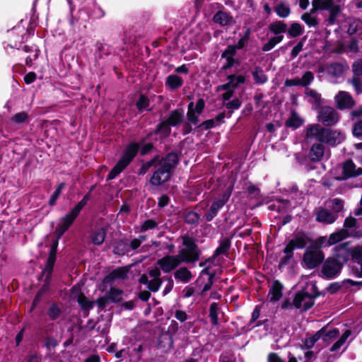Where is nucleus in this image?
<instances>
[{
	"instance_id": "f257e3e1",
	"label": "nucleus",
	"mask_w": 362,
	"mask_h": 362,
	"mask_svg": "<svg viewBox=\"0 0 362 362\" xmlns=\"http://www.w3.org/2000/svg\"><path fill=\"white\" fill-rule=\"evenodd\" d=\"M182 243L184 247L180 250L179 255H168L158 261V264L164 272L172 271L182 262H190L198 259L197 247L193 240L188 237H184Z\"/></svg>"
},
{
	"instance_id": "f03ea898",
	"label": "nucleus",
	"mask_w": 362,
	"mask_h": 362,
	"mask_svg": "<svg viewBox=\"0 0 362 362\" xmlns=\"http://www.w3.org/2000/svg\"><path fill=\"white\" fill-rule=\"evenodd\" d=\"M177 156L175 153H168L164 158L158 160L157 158L147 162L143 165V168L148 169L155 165L156 171L150 179L153 185H160L166 182L170 177V170L177 164Z\"/></svg>"
},
{
	"instance_id": "7ed1b4c3",
	"label": "nucleus",
	"mask_w": 362,
	"mask_h": 362,
	"mask_svg": "<svg viewBox=\"0 0 362 362\" xmlns=\"http://www.w3.org/2000/svg\"><path fill=\"white\" fill-rule=\"evenodd\" d=\"M76 217L77 215L74 214V212L71 211L70 213L62 218L60 223H59L57 228L58 237L52 243L49 255L47 259V266L43 272L45 274L47 273V275L51 274L56 259L58 240L68 230Z\"/></svg>"
},
{
	"instance_id": "20e7f679",
	"label": "nucleus",
	"mask_w": 362,
	"mask_h": 362,
	"mask_svg": "<svg viewBox=\"0 0 362 362\" xmlns=\"http://www.w3.org/2000/svg\"><path fill=\"white\" fill-rule=\"evenodd\" d=\"M138 150L139 146L136 144H130L124 151L122 158L110 172L107 179L112 180L120 173L136 156Z\"/></svg>"
},
{
	"instance_id": "39448f33",
	"label": "nucleus",
	"mask_w": 362,
	"mask_h": 362,
	"mask_svg": "<svg viewBox=\"0 0 362 362\" xmlns=\"http://www.w3.org/2000/svg\"><path fill=\"white\" fill-rule=\"evenodd\" d=\"M160 272L158 268L151 269L148 274H144L140 278V282L147 284L148 288L153 292L158 291L161 285V279H160Z\"/></svg>"
},
{
	"instance_id": "423d86ee",
	"label": "nucleus",
	"mask_w": 362,
	"mask_h": 362,
	"mask_svg": "<svg viewBox=\"0 0 362 362\" xmlns=\"http://www.w3.org/2000/svg\"><path fill=\"white\" fill-rule=\"evenodd\" d=\"M337 259L328 258L323 265L322 272L328 279L336 277L340 272L344 262L337 255Z\"/></svg>"
},
{
	"instance_id": "0eeeda50",
	"label": "nucleus",
	"mask_w": 362,
	"mask_h": 362,
	"mask_svg": "<svg viewBox=\"0 0 362 362\" xmlns=\"http://www.w3.org/2000/svg\"><path fill=\"white\" fill-rule=\"evenodd\" d=\"M336 255L341 258L343 262H346L350 255L357 261L362 260V246H358L353 250L348 248V243L340 245L335 247Z\"/></svg>"
},
{
	"instance_id": "6e6552de",
	"label": "nucleus",
	"mask_w": 362,
	"mask_h": 362,
	"mask_svg": "<svg viewBox=\"0 0 362 362\" xmlns=\"http://www.w3.org/2000/svg\"><path fill=\"white\" fill-rule=\"evenodd\" d=\"M228 83L218 88L219 90H226L223 95V99L224 100H228L231 98L234 89H235L238 85L243 83L245 78L243 75H230L228 77Z\"/></svg>"
},
{
	"instance_id": "1a4fd4ad",
	"label": "nucleus",
	"mask_w": 362,
	"mask_h": 362,
	"mask_svg": "<svg viewBox=\"0 0 362 362\" xmlns=\"http://www.w3.org/2000/svg\"><path fill=\"white\" fill-rule=\"evenodd\" d=\"M318 120L325 125H333L339 120V114L334 108L329 106H325L320 109L318 112Z\"/></svg>"
},
{
	"instance_id": "9d476101",
	"label": "nucleus",
	"mask_w": 362,
	"mask_h": 362,
	"mask_svg": "<svg viewBox=\"0 0 362 362\" xmlns=\"http://www.w3.org/2000/svg\"><path fill=\"white\" fill-rule=\"evenodd\" d=\"M322 10H327L329 12V21L333 23L341 12V6L344 4L343 0H322Z\"/></svg>"
},
{
	"instance_id": "9b49d317",
	"label": "nucleus",
	"mask_w": 362,
	"mask_h": 362,
	"mask_svg": "<svg viewBox=\"0 0 362 362\" xmlns=\"http://www.w3.org/2000/svg\"><path fill=\"white\" fill-rule=\"evenodd\" d=\"M325 256L319 250H308L303 256V263L307 268L313 269L318 266L324 259Z\"/></svg>"
},
{
	"instance_id": "f8f14e48",
	"label": "nucleus",
	"mask_w": 362,
	"mask_h": 362,
	"mask_svg": "<svg viewBox=\"0 0 362 362\" xmlns=\"http://www.w3.org/2000/svg\"><path fill=\"white\" fill-rule=\"evenodd\" d=\"M293 305L298 309L306 310L314 305L313 296L304 291L298 292L293 299Z\"/></svg>"
},
{
	"instance_id": "ddd939ff",
	"label": "nucleus",
	"mask_w": 362,
	"mask_h": 362,
	"mask_svg": "<svg viewBox=\"0 0 362 362\" xmlns=\"http://www.w3.org/2000/svg\"><path fill=\"white\" fill-rule=\"evenodd\" d=\"M205 103L203 99H199L197 104L190 103L188 105L187 119L192 124H197L199 122V117L204 110Z\"/></svg>"
},
{
	"instance_id": "4468645a",
	"label": "nucleus",
	"mask_w": 362,
	"mask_h": 362,
	"mask_svg": "<svg viewBox=\"0 0 362 362\" xmlns=\"http://www.w3.org/2000/svg\"><path fill=\"white\" fill-rule=\"evenodd\" d=\"M336 106L339 110L351 109L355 105V101L351 95L346 91H339L334 96Z\"/></svg>"
},
{
	"instance_id": "2eb2a0df",
	"label": "nucleus",
	"mask_w": 362,
	"mask_h": 362,
	"mask_svg": "<svg viewBox=\"0 0 362 362\" xmlns=\"http://www.w3.org/2000/svg\"><path fill=\"white\" fill-rule=\"evenodd\" d=\"M339 333L337 329H333L326 332L325 329H321L315 334L305 339V346L308 349L311 348L320 338L322 337L323 340L326 341L328 339L336 337L338 336Z\"/></svg>"
},
{
	"instance_id": "dca6fc26",
	"label": "nucleus",
	"mask_w": 362,
	"mask_h": 362,
	"mask_svg": "<svg viewBox=\"0 0 362 362\" xmlns=\"http://www.w3.org/2000/svg\"><path fill=\"white\" fill-rule=\"evenodd\" d=\"M325 133L326 129L316 124L308 125L305 129V136L307 139H317L322 142L325 139Z\"/></svg>"
},
{
	"instance_id": "f3484780",
	"label": "nucleus",
	"mask_w": 362,
	"mask_h": 362,
	"mask_svg": "<svg viewBox=\"0 0 362 362\" xmlns=\"http://www.w3.org/2000/svg\"><path fill=\"white\" fill-rule=\"evenodd\" d=\"M231 190L226 192L223 197L216 202H214L209 211L206 214V218L208 221H211L217 214L218 210L223 207L230 196Z\"/></svg>"
},
{
	"instance_id": "a211bd4d",
	"label": "nucleus",
	"mask_w": 362,
	"mask_h": 362,
	"mask_svg": "<svg viewBox=\"0 0 362 362\" xmlns=\"http://www.w3.org/2000/svg\"><path fill=\"white\" fill-rule=\"evenodd\" d=\"M344 139V135L342 132L326 129L325 139L322 142L326 143L330 146H334L340 144Z\"/></svg>"
},
{
	"instance_id": "6ab92c4d",
	"label": "nucleus",
	"mask_w": 362,
	"mask_h": 362,
	"mask_svg": "<svg viewBox=\"0 0 362 362\" xmlns=\"http://www.w3.org/2000/svg\"><path fill=\"white\" fill-rule=\"evenodd\" d=\"M337 214L326 209H319L316 214V220L325 224H332L337 218Z\"/></svg>"
},
{
	"instance_id": "aec40b11",
	"label": "nucleus",
	"mask_w": 362,
	"mask_h": 362,
	"mask_svg": "<svg viewBox=\"0 0 362 362\" xmlns=\"http://www.w3.org/2000/svg\"><path fill=\"white\" fill-rule=\"evenodd\" d=\"M71 296L73 299H76L78 303L83 309H90L92 308V302L89 301L81 292L80 286H74L71 289Z\"/></svg>"
},
{
	"instance_id": "412c9836",
	"label": "nucleus",
	"mask_w": 362,
	"mask_h": 362,
	"mask_svg": "<svg viewBox=\"0 0 362 362\" xmlns=\"http://www.w3.org/2000/svg\"><path fill=\"white\" fill-rule=\"evenodd\" d=\"M282 284L275 281L272 283L268 294V299L270 302L278 301L282 296Z\"/></svg>"
},
{
	"instance_id": "4be33fe9",
	"label": "nucleus",
	"mask_w": 362,
	"mask_h": 362,
	"mask_svg": "<svg viewBox=\"0 0 362 362\" xmlns=\"http://www.w3.org/2000/svg\"><path fill=\"white\" fill-rule=\"evenodd\" d=\"M235 53L236 47L234 45H229L223 52L222 58L226 61L225 64L223 65V69H226L233 66L235 62L233 56Z\"/></svg>"
},
{
	"instance_id": "5701e85b",
	"label": "nucleus",
	"mask_w": 362,
	"mask_h": 362,
	"mask_svg": "<svg viewBox=\"0 0 362 362\" xmlns=\"http://www.w3.org/2000/svg\"><path fill=\"white\" fill-rule=\"evenodd\" d=\"M122 291L115 288H111L107 294V298H100L98 300V303L100 307H104L107 300L114 302H118L122 299Z\"/></svg>"
},
{
	"instance_id": "b1692460",
	"label": "nucleus",
	"mask_w": 362,
	"mask_h": 362,
	"mask_svg": "<svg viewBox=\"0 0 362 362\" xmlns=\"http://www.w3.org/2000/svg\"><path fill=\"white\" fill-rule=\"evenodd\" d=\"M325 154V146L322 144H313L310 150L309 156L313 161L320 160Z\"/></svg>"
},
{
	"instance_id": "393cba45",
	"label": "nucleus",
	"mask_w": 362,
	"mask_h": 362,
	"mask_svg": "<svg viewBox=\"0 0 362 362\" xmlns=\"http://www.w3.org/2000/svg\"><path fill=\"white\" fill-rule=\"evenodd\" d=\"M344 173L346 177L358 176L362 174V168H356L355 164L351 160H347L344 163Z\"/></svg>"
},
{
	"instance_id": "a878e982",
	"label": "nucleus",
	"mask_w": 362,
	"mask_h": 362,
	"mask_svg": "<svg viewBox=\"0 0 362 362\" xmlns=\"http://www.w3.org/2000/svg\"><path fill=\"white\" fill-rule=\"evenodd\" d=\"M127 273L128 269L125 267L117 269L104 279V282L108 283L115 279H124L127 277Z\"/></svg>"
},
{
	"instance_id": "bb28decb",
	"label": "nucleus",
	"mask_w": 362,
	"mask_h": 362,
	"mask_svg": "<svg viewBox=\"0 0 362 362\" xmlns=\"http://www.w3.org/2000/svg\"><path fill=\"white\" fill-rule=\"evenodd\" d=\"M351 235V233L348 232L346 229H341L339 231L332 233L329 236V244L334 245L347 237Z\"/></svg>"
},
{
	"instance_id": "cd10ccee",
	"label": "nucleus",
	"mask_w": 362,
	"mask_h": 362,
	"mask_svg": "<svg viewBox=\"0 0 362 362\" xmlns=\"http://www.w3.org/2000/svg\"><path fill=\"white\" fill-rule=\"evenodd\" d=\"M308 240L309 238L305 233L298 232L295 235L294 238L291 241L296 248L301 249L306 245Z\"/></svg>"
},
{
	"instance_id": "c85d7f7f",
	"label": "nucleus",
	"mask_w": 362,
	"mask_h": 362,
	"mask_svg": "<svg viewBox=\"0 0 362 362\" xmlns=\"http://www.w3.org/2000/svg\"><path fill=\"white\" fill-rule=\"evenodd\" d=\"M183 80L175 74H170L166 78L165 85L170 89L175 90L181 87Z\"/></svg>"
},
{
	"instance_id": "c756f323",
	"label": "nucleus",
	"mask_w": 362,
	"mask_h": 362,
	"mask_svg": "<svg viewBox=\"0 0 362 362\" xmlns=\"http://www.w3.org/2000/svg\"><path fill=\"white\" fill-rule=\"evenodd\" d=\"M214 21L215 23L220 24L222 26L230 25L233 23V18L228 13L218 11L214 16Z\"/></svg>"
},
{
	"instance_id": "7c9ffc66",
	"label": "nucleus",
	"mask_w": 362,
	"mask_h": 362,
	"mask_svg": "<svg viewBox=\"0 0 362 362\" xmlns=\"http://www.w3.org/2000/svg\"><path fill=\"white\" fill-rule=\"evenodd\" d=\"M303 122V119L296 112H292L290 117L287 119L286 124L288 127L297 129L300 127Z\"/></svg>"
},
{
	"instance_id": "2f4dec72",
	"label": "nucleus",
	"mask_w": 362,
	"mask_h": 362,
	"mask_svg": "<svg viewBox=\"0 0 362 362\" xmlns=\"http://www.w3.org/2000/svg\"><path fill=\"white\" fill-rule=\"evenodd\" d=\"M182 115L178 111L173 112L167 120V124L163 123L161 124L160 128H164L166 131H168V124L175 126L179 124L182 119Z\"/></svg>"
},
{
	"instance_id": "473e14b6",
	"label": "nucleus",
	"mask_w": 362,
	"mask_h": 362,
	"mask_svg": "<svg viewBox=\"0 0 362 362\" xmlns=\"http://www.w3.org/2000/svg\"><path fill=\"white\" fill-rule=\"evenodd\" d=\"M175 277L184 283H187L191 280L192 275L187 269L180 268L175 272Z\"/></svg>"
},
{
	"instance_id": "72a5a7b5",
	"label": "nucleus",
	"mask_w": 362,
	"mask_h": 362,
	"mask_svg": "<svg viewBox=\"0 0 362 362\" xmlns=\"http://www.w3.org/2000/svg\"><path fill=\"white\" fill-rule=\"evenodd\" d=\"M269 30L274 34L276 35L284 33L286 31L287 25L282 21H276L270 24Z\"/></svg>"
},
{
	"instance_id": "f704fd0d",
	"label": "nucleus",
	"mask_w": 362,
	"mask_h": 362,
	"mask_svg": "<svg viewBox=\"0 0 362 362\" xmlns=\"http://www.w3.org/2000/svg\"><path fill=\"white\" fill-rule=\"evenodd\" d=\"M284 36L282 35H279L277 36L273 37L269 40V41L264 45L262 47V50L264 52H268L273 49L277 44L281 42L283 40Z\"/></svg>"
},
{
	"instance_id": "c9c22d12",
	"label": "nucleus",
	"mask_w": 362,
	"mask_h": 362,
	"mask_svg": "<svg viewBox=\"0 0 362 362\" xmlns=\"http://www.w3.org/2000/svg\"><path fill=\"white\" fill-rule=\"evenodd\" d=\"M361 31H362V20L355 19L350 23L349 27L348 28V33L350 35H354L357 33H361Z\"/></svg>"
},
{
	"instance_id": "e433bc0d",
	"label": "nucleus",
	"mask_w": 362,
	"mask_h": 362,
	"mask_svg": "<svg viewBox=\"0 0 362 362\" xmlns=\"http://www.w3.org/2000/svg\"><path fill=\"white\" fill-rule=\"evenodd\" d=\"M105 232L103 228L95 230L92 235V241L95 245H100L104 242Z\"/></svg>"
},
{
	"instance_id": "4c0bfd02",
	"label": "nucleus",
	"mask_w": 362,
	"mask_h": 362,
	"mask_svg": "<svg viewBox=\"0 0 362 362\" xmlns=\"http://www.w3.org/2000/svg\"><path fill=\"white\" fill-rule=\"evenodd\" d=\"M344 67L343 65L339 63L331 64L327 67V73L334 76H340L344 72Z\"/></svg>"
},
{
	"instance_id": "58836bf2",
	"label": "nucleus",
	"mask_w": 362,
	"mask_h": 362,
	"mask_svg": "<svg viewBox=\"0 0 362 362\" xmlns=\"http://www.w3.org/2000/svg\"><path fill=\"white\" fill-rule=\"evenodd\" d=\"M276 14L281 18H286L291 13L290 8L285 4H279L275 8Z\"/></svg>"
},
{
	"instance_id": "ea45409f",
	"label": "nucleus",
	"mask_w": 362,
	"mask_h": 362,
	"mask_svg": "<svg viewBox=\"0 0 362 362\" xmlns=\"http://www.w3.org/2000/svg\"><path fill=\"white\" fill-rule=\"evenodd\" d=\"M302 33L303 27L300 23H293L288 30V35L292 37H297L301 35Z\"/></svg>"
},
{
	"instance_id": "a19ab883",
	"label": "nucleus",
	"mask_w": 362,
	"mask_h": 362,
	"mask_svg": "<svg viewBox=\"0 0 362 362\" xmlns=\"http://www.w3.org/2000/svg\"><path fill=\"white\" fill-rule=\"evenodd\" d=\"M351 335L350 330H346L341 338L334 344V345L330 349L331 351H335L338 350L346 341L348 337Z\"/></svg>"
},
{
	"instance_id": "79ce46f5",
	"label": "nucleus",
	"mask_w": 362,
	"mask_h": 362,
	"mask_svg": "<svg viewBox=\"0 0 362 362\" xmlns=\"http://www.w3.org/2000/svg\"><path fill=\"white\" fill-rule=\"evenodd\" d=\"M301 19L310 27H315L318 24L317 18L311 16L310 13H303Z\"/></svg>"
},
{
	"instance_id": "37998d69",
	"label": "nucleus",
	"mask_w": 362,
	"mask_h": 362,
	"mask_svg": "<svg viewBox=\"0 0 362 362\" xmlns=\"http://www.w3.org/2000/svg\"><path fill=\"white\" fill-rule=\"evenodd\" d=\"M252 75H253L254 79L257 83H264L267 80L263 71L260 69H256L252 72Z\"/></svg>"
},
{
	"instance_id": "c03bdc74",
	"label": "nucleus",
	"mask_w": 362,
	"mask_h": 362,
	"mask_svg": "<svg viewBox=\"0 0 362 362\" xmlns=\"http://www.w3.org/2000/svg\"><path fill=\"white\" fill-rule=\"evenodd\" d=\"M306 95L310 98V102L315 105H320L321 100V95L314 90L308 89Z\"/></svg>"
},
{
	"instance_id": "a18cd8bd",
	"label": "nucleus",
	"mask_w": 362,
	"mask_h": 362,
	"mask_svg": "<svg viewBox=\"0 0 362 362\" xmlns=\"http://www.w3.org/2000/svg\"><path fill=\"white\" fill-rule=\"evenodd\" d=\"M230 247V242L228 239L222 240L218 247L216 250L215 255H219L227 252Z\"/></svg>"
},
{
	"instance_id": "49530a36",
	"label": "nucleus",
	"mask_w": 362,
	"mask_h": 362,
	"mask_svg": "<svg viewBox=\"0 0 362 362\" xmlns=\"http://www.w3.org/2000/svg\"><path fill=\"white\" fill-rule=\"evenodd\" d=\"M332 245L329 244V238L326 236H322L318 238L314 243V246L317 248L329 247Z\"/></svg>"
},
{
	"instance_id": "de8ad7c7",
	"label": "nucleus",
	"mask_w": 362,
	"mask_h": 362,
	"mask_svg": "<svg viewBox=\"0 0 362 362\" xmlns=\"http://www.w3.org/2000/svg\"><path fill=\"white\" fill-rule=\"evenodd\" d=\"M65 187V184L64 183H61L58 185L56 191L54 192V193L52 195L49 201V204L50 206H54L55 204V202L57 199V198L59 197V196L60 195L62 189L64 188Z\"/></svg>"
},
{
	"instance_id": "09e8293b",
	"label": "nucleus",
	"mask_w": 362,
	"mask_h": 362,
	"mask_svg": "<svg viewBox=\"0 0 362 362\" xmlns=\"http://www.w3.org/2000/svg\"><path fill=\"white\" fill-rule=\"evenodd\" d=\"M218 304L213 303L210 306L209 316L211 319L212 323L216 325L218 323Z\"/></svg>"
},
{
	"instance_id": "8fccbe9b",
	"label": "nucleus",
	"mask_w": 362,
	"mask_h": 362,
	"mask_svg": "<svg viewBox=\"0 0 362 362\" xmlns=\"http://www.w3.org/2000/svg\"><path fill=\"white\" fill-rule=\"evenodd\" d=\"M149 105V100L144 95H141L136 103V107L140 111L147 110Z\"/></svg>"
},
{
	"instance_id": "3c124183",
	"label": "nucleus",
	"mask_w": 362,
	"mask_h": 362,
	"mask_svg": "<svg viewBox=\"0 0 362 362\" xmlns=\"http://www.w3.org/2000/svg\"><path fill=\"white\" fill-rule=\"evenodd\" d=\"M88 199V194L84 196V197L76 205V206L71 210V211L74 212V214H76L78 216L81 210L86 204Z\"/></svg>"
},
{
	"instance_id": "603ef678",
	"label": "nucleus",
	"mask_w": 362,
	"mask_h": 362,
	"mask_svg": "<svg viewBox=\"0 0 362 362\" xmlns=\"http://www.w3.org/2000/svg\"><path fill=\"white\" fill-rule=\"evenodd\" d=\"M332 205H331V207L332 209V210L334 211V213H335L336 214H337V213H339V211H341L343 209V206H344V202L342 200H341L340 199H334L333 200H332Z\"/></svg>"
},
{
	"instance_id": "864d4df0",
	"label": "nucleus",
	"mask_w": 362,
	"mask_h": 362,
	"mask_svg": "<svg viewBox=\"0 0 362 362\" xmlns=\"http://www.w3.org/2000/svg\"><path fill=\"white\" fill-rule=\"evenodd\" d=\"M356 223V218H354L351 216L347 217L345 219L344 223V229H346L348 230V232L351 233V235H352L353 231L352 230L350 231V230L355 227Z\"/></svg>"
},
{
	"instance_id": "5fc2aeb1",
	"label": "nucleus",
	"mask_w": 362,
	"mask_h": 362,
	"mask_svg": "<svg viewBox=\"0 0 362 362\" xmlns=\"http://www.w3.org/2000/svg\"><path fill=\"white\" fill-rule=\"evenodd\" d=\"M314 78V75L311 71H307L300 78L301 86H305L310 84Z\"/></svg>"
},
{
	"instance_id": "6e6d98bb",
	"label": "nucleus",
	"mask_w": 362,
	"mask_h": 362,
	"mask_svg": "<svg viewBox=\"0 0 362 362\" xmlns=\"http://www.w3.org/2000/svg\"><path fill=\"white\" fill-rule=\"evenodd\" d=\"M352 272L357 277H362V259L356 261L352 267Z\"/></svg>"
},
{
	"instance_id": "4d7b16f0",
	"label": "nucleus",
	"mask_w": 362,
	"mask_h": 362,
	"mask_svg": "<svg viewBox=\"0 0 362 362\" xmlns=\"http://www.w3.org/2000/svg\"><path fill=\"white\" fill-rule=\"evenodd\" d=\"M322 2L323 1L322 0H313L312 1L313 8L310 11V12H307L306 13H310L311 16H313L317 11L322 10Z\"/></svg>"
},
{
	"instance_id": "13d9d810",
	"label": "nucleus",
	"mask_w": 362,
	"mask_h": 362,
	"mask_svg": "<svg viewBox=\"0 0 362 362\" xmlns=\"http://www.w3.org/2000/svg\"><path fill=\"white\" fill-rule=\"evenodd\" d=\"M156 226V223L153 220H147L141 226L140 231L144 232L148 229H152L155 228Z\"/></svg>"
},
{
	"instance_id": "bf43d9fd",
	"label": "nucleus",
	"mask_w": 362,
	"mask_h": 362,
	"mask_svg": "<svg viewBox=\"0 0 362 362\" xmlns=\"http://www.w3.org/2000/svg\"><path fill=\"white\" fill-rule=\"evenodd\" d=\"M28 116L25 112H19L14 115L13 117V120L16 123H23L27 120Z\"/></svg>"
},
{
	"instance_id": "052dcab7",
	"label": "nucleus",
	"mask_w": 362,
	"mask_h": 362,
	"mask_svg": "<svg viewBox=\"0 0 362 362\" xmlns=\"http://www.w3.org/2000/svg\"><path fill=\"white\" fill-rule=\"evenodd\" d=\"M295 248L296 247L291 241H290L284 248V252L286 255H288V259H291L293 257V251Z\"/></svg>"
},
{
	"instance_id": "680f3d73",
	"label": "nucleus",
	"mask_w": 362,
	"mask_h": 362,
	"mask_svg": "<svg viewBox=\"0 0 362 362\" xmlns=\"http://www.w3.org/2000/svg\"><path fill=\"white\" fill-rule=\"evenodd\" d=\"M353 71L356 75H362V60H358L354 64Z\"/></svg>"
},
{
	"instance_id": "e2e57ef3",
	"label": "nucleus",
	"mask_w": 362,
	"mask_h": 362,
	"mask_svg": "<svg viewBox=\"0 0 362 362\" xmlns=\"http://www.w3.org/2000/svg\"><path fill=\"white\" fill-rule=\"evenodd\" d=\"M353 134L356 136H362V120L355 124L353 128Z\"/></svg>"
},
{
	"instance_id": "0e129e2a",
	"label": "nucleus",
	"mask_w": 362,
	"mask_h": 362,
	"mask_svg": "<svg viewBox=\"0 0 362 362\" xmlns=\"http://www.w3.org/2000/svg\"><path fill=\"white\" fill-rule=\"evenodd\" d=\"M355 90L357 92V93H362V83L361 81L357 78H354L351 81Z\"/></svg>"
},
{
	"instance_id": "69168bd1",
	"label": "nucleus",
	"mask_w": 362,
	"mask_h": 362,
	"mask_svg": "<svg viewBox=\"0 0 362 362\" xmlns=\"http://www.w3.org/2000/svg\"><path fill=\"white\" fill-rule=\"evenodd\" d=\"M241 102L238 99H234L226 104V107L228 109H238L240 107Z\"/></svg>"
},
{
	"instance_id": "338daca9",
	"label": "nucleus",
	"mask_w": 362,
	"mask_h": 362,
	"mask_svg": "<svg viewBox=\"0 0 362 362\" xmlns=\"http://www.w3.org/2000/svg\"><path fill=\"white\" fill-rule=\"evenodd\" d=\"M48 314L49 315L50 317L52 318H56L59 314V309L58 308L57 306L56 305H52L49 311H48Z\"/></svg>"
},
{
	"instance_id": "774afa93",
	"label": "nucleus",
	"mask_w": 362,
	"mask_h": 362,
	"mask_svg": "<svg viewBox=\"0 0 362 362\" xmlns=\"http://www.w3.org/2000/svg\"><path fill=\"white\" fill-rule=\"evenodd\" d=\"M269 362H284L280 356L275 353H271L268 356Z\"/></svg>"
}]
</instances>
